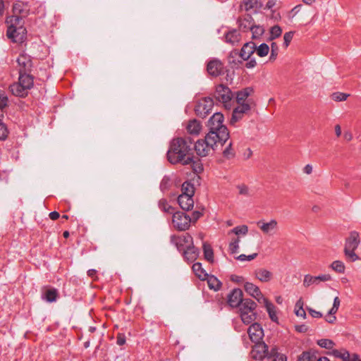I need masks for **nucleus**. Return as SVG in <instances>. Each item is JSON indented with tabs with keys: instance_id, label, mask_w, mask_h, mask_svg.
I'll use <instances>...</instances> for the list:
<instances>
[{
	"instance_id": "obj_1",
	"label": "nucleus",
	"mask_w": 361,
	"mask_h": 361,
	"mask_svg": "<svg viewBox=\"0 0 361 361\" xmlns=\"http://www.w3.org/2000/svg\"><path fill=\"white\" fill-rule=\"evenodd\" d=\"M192 141L190 137H176L173 139L167 151V159L172 164H191L192 161Z\"/></svg>"
},
{
	"instance_id": "obj_2",
	"label": "nucleus",
	"mask_w": 361,
	"mask_h": 361,
	"mask_svg": "<svg viewBox=\"0 0 361 361\" xmlns=\"http://www.w3.org/2000/svg\"><path fill=\"white\" fill-rule=\"evenodd\" d=\"M224 120L221 113L216 112L208 121L209 132H214L217 135L216 139L223 145L229 138V133L226 126L223 124Z\"/></svg>"
},
{
	"instance_id": "obj_3",
	"label": "nucleus",
	"mask_w": 361,
	"mask_h": 361,
	"mask_svg": "<svg viewBox=\"0 0 361 361\" xmlns=\"http://www.w3.org/2000/svg\"><path fill=\"white\" fill-rule=\"evenodd\" d=\"M217 135L214 132H209L204 139L198 140L195 144V150L198 156L204 157L212 154L217 144L219 143L216 139Z\"/></svg>"
},
{
	"instance_id": "obj_4",
	"label": "nucleus",
	"mask_w": 361,
	"mask_h": 361,
	"mask_svg": "<svg viewBox=\"0 0 361 361\" xmlns=\"http://www.w3.org/2000/svg\"><path fill=\"white\" fill-rule=\"evenodd\" d=\"M360 243V235L358 232L353 231L345 239L343 252L345 259L350 262H354L360 259L358 255L355 253Z\"/></svg>"
},
{
	"instance_id": "obj_5",
	"label": "nucleus",
	"mask_w": 361,
	"mask_h": 361,
	"mask_svg": "<svg viewBox=\"0 0 361 361\" xmlns=\"http://www.w3.org/2000/svg\"><path fill=\"white\" fill-rule=\"evenodd\" d=\"M235 94L226 85L220 84L216 86L213 97L216 101L221 103L227 109H231L234 100Z\"/></svg>"
},
{
	"instance_id": "obj_6",
	"label": "nucleus",
	"mask_w": 361,
	"mask_h": 361,
	"mask_svg": "<svg viewBox=\"0 0 361 361\" xmlns=\"http://www.w3.org/2000/svg\"><path fill=\"white\" fill-rule=\"evenodd\" d=\"M256 307L257 304L252 300L244 299V302L239 307V314L245 324H250L256 319Z\"/></svg>"
},
{
	"instance_id": "obj_7",
	"label": "nucleus",
	"mask_w": 361,
	"mask_h": 361,
	"mask_svg": "<svg viewBox=\"0 0 361 361\" xmlns=\"http://www.w3.org/2000/svg\"><path fill=\"white\" fill-rule=\"evenodd\" d=\"M191 218L182 212H176L173 214L172 224L173 227L180 231L188 230L190 226Z\"/></svg>"
},
{
	"instance_id": "obj_8",
	"label": "nucleus",
	"mask_w": 361,
	"mask_h": 361,
	"mask_svg": "<svg viewBox=\"0 0 361 361\" xmlns=\"http://www.w3.org/2000/svg\"><path fill=\"white\" fill-rule=\"evenodd\" d=\"M214 101L211 97H204L199 100L195 106V111L197 116L205 118L212 111Z\"/></svg>"
},
{
	"instance_id": "obj_9",
	"label": "nucleus",
	"mask_w": 361,
	"mask_h": 361,
	"mask_svg": "<svg viewBox=\"0 0 361 361\" xmlns=\"http://www.w3.org/2000/svg\"><path fill=\"white\" fill-rule=\"evenodd\" d=\"M171 243L173 244L177 249L181 252L183 250L189 247L193 244L192 236L186 233L180 235H172L171 237Z\"/></svg>"
},
{
	"instance_id": "obj_10",
	"label": "nucleus",
	"mask_w": 361,
	"mask_h": 361,
	"mask_svg": "<svg viewBox=\"0 0 361 361\" xmlns=\"http://www.w3.org/2000/svg\"><path fill=\"white\" fill-rule=\"evenodd\" d=\"M252 109L251 104H243L235 106L232 113L230 123L234 126L237 122L241 121Z\"/></svg>"
},
{
	"instance_id": "obj_11",
	"label": "nucleus",
	"mask_w": 361,
	"mask_h": 361,
	"mask_svg": "<svg viewBox=\"0 0 361 361\" xmlns=\"http://www.w3.org/2000/svg\"><path fill=\"white\" fill-rule=\"evenodd\" d=\"M208 73L213 77H218L224 73V63L217 59L210 60L207 65Z\"/></svg>"
},
{
	"instance_id": "obj_12",
	"label": "nucleus",
	"mask_w": 361,
	"mask_h": 361,
	"mask_svg": "<svg viewBox=\"0 0 361 361\" xmlns=\"http://www.w3.org/2000/svg\"><path fill=\"white\" fill-rule=\"evenodd\" d=\"M331 280L332 277L329 274H321L317 276H314L310 274H306L304 276L303 286L307 288L313 284L318 285L321 281L325 282Z\"/></svg>"
},
{
	"instance_id": "obj_13",
	"label": "nucleus",
	"mask_w": 361,
	"mask_h": 361,
	"mask_svg": "<svg viewBox=\"0 0 361 361\" xmlns=\"http://www.w3.org/2000/svg\"><path fill=\"white\" fill-rule=\"evenodd\" d=\"M252 357L255 360H261L264 357H269L268 352V346L264 343L259 341L258 343H255L252 351H251Z\"/></svg>"
},
{
	"instance_id": "obj_14",
	"label": "nucleus",
	"mask_w": 361,
	"mask_h": 361,
	"mask_svg": "<svg viewBox=\"0 0 361 361\" xmlns=\"http://www.w3.org/2000/svg\"><path fill=\"white\" fill-rule=\"evenodd\" d=\"M247 334L250 340L254 343L261 341L264 336V331L258 323L252 324L247 329Z\"/></svg>"
},
{
	"instance_id": "obj_15",
	"label": "nucleus",
	"mask_w": 361,
	"mask_h": 361,
	"mask_svg": "<svg viewBox=\"0 0 361 361\" xmlns=\"http://www.w3.org/2000/svg\"><path fill=\"white\" fill-rule=\"evenodd\" d=\"M243 293L240 288H234L228 295V303L231 307H239L244 302Z\"/></svg>"
},
{
	"instance_id": "obj_16",
	"label": "nucleus",
	"mask_w": 361,
	"mask_h": 361,
	"mask_svg": "<svg viewBox=\"0 0 361 361\" xmlns=\"http://www.w3.org/2000/svg\"><path fill=\"white\" fill-rule=\"evenodd\" d=\"M244 289L247 294H249L252 298H255L259 303H262L263 299L266 298L262 293L259 288L252 283H245Z\"/></svg>"
},
{
	"instance_id": "obj_17",
	"label": "nucleus",
	"mask_w": 361,
	"mask_h": 361,
	"mask_svg": "<svg viewBox=\"0 0 361 361\" xmlns=\"http://www.w3.org/2000/svg\"><path fill=\"white\" fill-rule=\"evenodd\" d=\"M253 92L252 87H246L235 93V102L238 105L243 104H251V106L254 104H251L250 100L247 99L249 96Z\"/></svg>"
},
{
	"instance_id": "obj_18",
	"label": "nucleus",
	"mask_w": 361,
	"mask_h": 361,
	"mask_svg": "<svg viewBox=\"0 0 361 361\" xmlns=\"http://www.w3.org/2000/svg\"><path fill=\"white\" fill-rule=\"evenodd\" d=\"M6 23L8 24L7 33L10 36H12L13 32H16L15 28L24 27L23 26V18L15 14L7 18Z\"/></svg>"
},
{
	"instance_id": "obj_19",
	"label": "nucleus",
	"mask_w": 361,
	"mask_h": 361,
	"mask_svg": "<svg viewBox=\"0 0 361 361\" xmlns=\"http://www.w3.org/2000/svg\"><path fill=\"white\" fill-rule=\"evenodd\" d=\"M257 225L264 234H269L277 229L278 222L275 219H271L269 222L259 221Z\"/></svg>"
},
{
	"instance_id": "obj_20",
	"label": "nucleus",
	"mask_w": 361,
	"mask_h": 361,
	"mask_svg": "<svg viewBox=\"0 0 361 361\" xmlns=\"http://www.w3.org/2000/svg\"><path fill=\"white\" fill-rule=\"evenodd\" d=\"M13 13L22 18L27 16L30 12V6L27 3L18 1L13 6Z\"/></svg>"
},
{
	"instance_id": "obj_21",
	"label": "nucleus",
	"mask_w": 361,
	"mask_h": 361,
	"mask_svg": "<svg viewBox=\"0 0 361 361\" xmlns=\"http://www.w3.org/2000/svg\"><path fill=\"white\" fill-rule=\"evenodd\" d=\"M255 51V44L254 42L245 43L240 49L239 55L243 61H247Z\"/></svg>"
},
{
	"instance_id": "obj_22",
	"label": "nucleus",
	"mask_w": 361,
	"mask_h": 361,
	"mask_svg": "<svg viewBox=\"0 0 361 361\" xmlns=\"http://www.w3.org/2000/svg\"><path fill=\"white\" fill-rule=\"evenodd\" d=\"M255 276L259 281L267 283L273 279V273L264 268H259L255 271Z\"/></svg>"
},
{
	"instance_id": "obj_23",
	"label": "nucleus",
	"mask_w": 361,
	"mask_h": 361,
	"mask_svg": "<svg viewBox=\"0 0 361 361\" xmlns=\"http://www.w3.org/2000/svg\"><path fill=\"white\" fill-rule=\"evenodd\" d=\"M178 202L183 210L188 211L192 209L194 200L192 196L188 195H180L178 197Z\"/></svg>"
},
{
	"instance_id": "obj_24",
	"label": "nucleus",
	"mask_w": 361,
	"mask_h": 361,
	"mask_svg": "<svg viewBox=\"0 0 361 361\" xmlns=\"http://www.w3.org/2000/svg\"><path fill=\"white\" fill-rule=\"evenodd\" d=\"M17 62L20 66L19 73L28 72L32 66V61L26 54H21L17 59Z\"/></svg>"
},
{
	"instance_id": "obj_25",
	"label": "nucleus",
	"mask_w": 361,
	"mask_h": 361,
	"mask_svg": "<svg viewBox=\"0 0 361 361\" xmlns=\"http://www.w3.org/2000/svg\"><path fill=\"white\" fill-rule=\"evenodd\" d=\"M181 252H183V255L185 260L189 262H194L199 256V250L193 245Z\"/></svg>"
},
{
	"instance_id": "obj_26",
	"label": "nucleus",
	"mask_w": 361,
	"mask_h": 361,
	"mask_svg": "<svg viewBox=\"0 0 361 361\" xmlns=\"http://www.w3.org/2000/svg\"><path fill=\"white\" fill-rule=\"evenodd\" d=\"M18 82L23 85L26 90H30L33 87L34 80L32 75L27 73V72L19 73Z\"/></svg>"
},
{
	"instance_id": "obj_27",
	"label": "nucleus",
	"mask_w": 361,
	"mask_h": 361,
	"mask_svg": "<svg viewBox=\"0 0 361 361\" xmlns=\"http://www.w3.org/2000/svg\"><path fill=\"white\" fill-rule=\"evenodd\" d=\"M9 90L16 97H24L27 94V90L24 88L23 85L18 82L11 85Z\"/></svg>"
},
{
	"instance_id": "obj_28",
	"label": "nucleus",
	"mask_w": 361,
	"mask_h": 361,
	"mask_svg": "<svg viewBox=\"0 0 361 361\" xmlns=\"http://www.w3.org/2000/svg\"><path fill=\"white\" fill-rule=\"evenodd\" d=\"M262 303L264 304L271 321L277 322L278 317L276 314V307L274 306V305L270 301H269L267 298L263 299Z\"/></svg>"
},
{
	"instance_id": "obj_29",
	"label": "nucleus",
	"mask_w": 361,
	"mask_h": 361,
	"mask_svg": "<svg viewBox=\"0 0 361 361\" xmlns=\"http://www.w3.org/2000/svg\"><path fill=\"white\" fill-rule=\"evenodd\" d=\"M238 23L240 30H241L243 32L250 30L254 23L252 18L249 16L243 18H240L238 20Z\"/></svg>"
},
{
	"instance_id": "obj_30",
	"label": "nucleus",
	"mask_w": 361,
	"mask_h": 361,
	"mask_svg": "<svg viewBox=\"0 0 361 361\" xmlns=\"http://www.w3.org/2000/svg\"><path fill=\"white\" fill-rule=\"evenodd\" d=\"M192 271L195 276L200 280L204 281L208 276V274L206 271L202 268V264L200 262L195 263L192 267Z\"/></svg>"
},
{
	"instance_id": "obj_31",
	"label": "nucleus",
	"mask_w": 361,
	"mask_h": 361,
	"mask_svg": "<svg viewBox=\"0 0 361 361\" xmlns=\"http://www.w3.org/2000/svg\"><path fill=\"white\" fill-rule=\"evenodd\" d=\"M201 128L200 122L196 119L190 121L187 125L188 132L192 135H198L200 133Z\"/></svg>"
},
{
	"instance_id": "obj_32",
	"label": "nucleus",
	"mask_w": 361,
	"mask_h": 361,
	"mask_svg": "<svg viewBox=\"0 0 361 361\" xmlns=\"http://www.w3.org/2000/svg\"><path fill=\"white\" fill-rule=\"evenodd\" d=\"M226 42L231 44H235L240 39V35L237 30H232L228 31L225 35Z\"/></svg>"
},
{
	"instance_id": "obj_33",
	"label": "nucleus",
	"mask_w": 361,
	"mask_h": 361,
	"mask_svg": "<svg viewBox=\"0 0 361 361\" xmlns=\"http://www.w3.org/2000/svg\"><path fill=\"white\" fill-rule=\"evenodd\" d=\"M15 30L16 32H13L12 36H10L9 34L6 32L7 37L14 42H22L26 32L25 28L18 27L15 28Z\"/></svg>"
},
{
	"instance_id": "obj_34",
	"label": "nucleus",
	"mask_w": 361,
	"mask_h": 361,
	"mask_svg": "<svg viewBox=\"0 0 361 361\" xmlns=\"http://www.w3.org/2000/svg\"><path fill=\"white\" fill-rule=\"evenodd\" d=\"M258 7V0H242L240 4V8L249 11Z\"/></svg>"
},
{
	"instance_id": "obj_35",
	"label": "nucleus",
	"mask_w": 361,
	"mask_h": 361,
	"mask_svg": "<svg viewBox=\"0 0 361 361\" xmlns=\"http://www.w3.org/2000/svg\"><path fill=\"white\" fill-rule=\"evenodd\" d=\"M206 280L207 281V284L210 289L219 290L221 288V282L216 276L208 275Z\"/></svg>"
},
{
	"instance_id": "obj_36",
	"label": "nucleus",
	"mask_w": 361,
	"mask_h": 361,
	"mask_svg": "<svg viewBox=\"0 0 361 361\" xmlns=\"http://www.w3.org/2000/svg\"><path fill=\"white\" fill-rule=\"evenodd\" d=\"M181 191L182 193L180 195H188L189 196L193 197L195 194L194 185L188 181H185L182 184Z\"/></svg>"
},
{
	"instance_id": "obj_37",
	"label": "nucleus",
	"mask_w": 361,
	"mask_h": 361,
	"mask_svg": "<svg viewBox=\"0 0 361 361\" xmlns=\"http://www.w3.org/2000/svg\"><path fill=\"white\" fill-rule=\"evenodd\" d=\"M203 248V252L204 258L210 262H212L214 261V252L210 245H209L207 243H204L202 245Z\"/></svg>"
},
{
	"instance_id": "obj_38",
	"label": "nucleus",
	"mask_w": 361,
	"mask_h": 361,
	"mask_svg": "<svg viewBox=\"0 0 361 361\" xmlns=\"http://www.w3.org/2000/svg\"><path fill=\"white\" fill-rule=\"evenodd\" d=\"M270 48L266 43H262L260 45L257 47L255 45V52L259 57H264L268 55Z\"/></svg>"
},
{
	"instance_id": "obj_39",
	"label": "nucleus",
	"mask_w": 361,
	"mask_h": 361,
	"mask_svg": "<svg viewBox=\"0 0 361 361\" xmlns=\"http://www.w3.org/2000/svg\"><path fill=\"white\" fill-rule=\"evenodd\" d=\"M281 34H282L281 27L278 25H274L269 30V40L272 41V40L279 37L281 35Z\"/></svg>"
},
{
	"instance_id": "obj_40",
	"label": "nucleus",
	"mask_w": 361,
	"mask_h": 361,
	"mask_svg": "<svg viewBox=\"0 0 361 361\" xmlns=\"http://www.w3.org/2000/svg\"><path fill=\"white\" fill-rule=\"evenodd\" d=\"M330 267L337 273L343 274L345 270V264L341 260H335L334 261Z\"/></svg>"
},
{
	"instance_id": "obj_41",
	"label": "nucleus",
	"mask_w": 361,
	"mask_h": 361,
	"mask_svg": "<svg viewBox=\"0 0 361 361\" xmlns=\"http://www.w3.org/2000/svg\"><path fill=\"white\" fill-rule=\"evenodd\" d=\"M4 116L3 114H0V118ZM9 131L6 125L3 123L1 118H0V140L4 141L7 139Z\"/></svg>"
},
{
	"instance_id": "obj_42",
	"label": "nucleus",
	"mask_w": 361,
	"mask_h": 361,
	"mask_svg": "<svg viewBox=\"0 0 361 361\" xmlns=\"http://www.w3.org/2000/svg\"><path fill=\"white\" fill-rule=\"evenodd\" d=\"M250 31L252 32V37L253 39H258L264 34V29L261 25H255L253 24Z\"/></svg>"
},
{
	"instance_id": "obj_43",
	"label": "nucleus",
	"mask_w": 361,
	"mask_h": 361,
	"mask_svg": "<svg viewBox=\"0 0 361 361\" xmlns=\"http://www.w3.org/2000/svg\"><path fill=\"white\" fill-rule=\"evenodd\" d=\"M159 207L161 210L166 213L173 214V208L169 204L165 199H161L159 201Z\"/></svg>"
},
{
	"instance_id": "obj_44",
	"label": "nucleus",
	"mask_w": 361,
	"mask_h": 361,
	"mask_svg": "<svg viewBox=\"0 0 361 361\" xmlns=\"http://www.w3.org/2000/svg\"><path fill=\"white\" fill-rule=\"evenodd\" d=\"M269 48L271 49V54H270L269 60L271 62H274V61H276V59L278 56L279 48L276 42H271V47H269Z\"/></svg>"
},
{
	"instance_id": "obj_45",
	"label": "nucleus",
	"mask_w": 361,
	"mask_h": 361,
	"mask_svg": "<svg viewBox=\"0 0 361 361\" xmlns=\"http://www.w3.org/2000/svg\"><path fill=\"white\" fill-rule=\"evenodd\" d=\"M58 293L57 290L54 288L49 289L45 292L44 299L49 302L56 301Z\"/></svg>"
},
{
	"instance_id": "obj_46",
	"label": "nucleus",
	"mask_w": 361,
	"mask_h": 361,
	"mask_svg": "<svg viewBox=\"0 0 361 361\" xmlns=\"http://www.w3.org/2000/svg\"><path fill=\"white\" fill-rule=\"evenodd\" d=\"M332 354L336 357H339L343 360V361H350V355L348 351L343 350L340 351L338 350H334L332 351Z\"/></svg>"
},
{
	"instance_id": "obj_47",
	"label": "nucleus",
	"mask_w": 361,
	"mask_h": 361,
	"mask_svg": "<svg viewBox=\"0 0 361 361\" xmlns=\"http://www.w3.org/2000/svg\"><path fill=\"white\" fill-rule=\"evenodd\" d=\"M235 151L232 147V143L230 142L226 148L223 150V155L225 158L230 159L235 157Z\"/></svg>"
},
{
	"instance_id": "obj_48",
	"label": "nucleus",
	"mask_w": 361,
	"mask_h": 361,
	"mask_svg": "<svg viewBox=\"0 0 361 361\" xmlns=\"http://www.w3.org/2000/svg\"><path fill=\"white\" fill-rule=\"evenodd\" d=\"M248 232V227L246 225H242L233 228L229 231L230 233H234L235 235L243 234L246 235Z\"/></svg>"
},
{
	"instance_id": "obj_49",
	"label": "nucleus",
	"mask_w": 361,
	"mask_h": 361,
	"mask_svg": "<svg viewBox=\"0 0 361 361\" xmlns=\"http://www.w3.org/2000/svg\"><path fill=\"white\" fill-rule=\"evenodd\" d=\"M317 357L310 352H303L298 359V361H316Z\"/></svg>"
},
{
	"instance_id": "obj_50",
	"label": "nucleus",
	"mask_w": 361,
	"mask_h": 361,
	"mask_svg": "<svg viewBox=\"0 0 361 361\" xmlns=\"http://www.w3.org/2000/svg\"><path fill=\"white\" fill-rule=\"evenodd\" d=\"M317 344L322 347L326 349H332L334 346V343L332 340L327 338H322L317 341Z\"/></svg>"
},
{
	"instance_id": "obj_51",
	"label": "nucleus",
	"mask_w": 361,
	"mask_h": 361,
	"mask_svg": "<svg viewBox=\"0 0 361 361\" xmlns=\"http://www.w3.org/2000/svg\"><path fill=\"white\" fill-rule=\"evenodd\" d=\"M8 105V98L4 91L0 90V110L2 111Z\"/></svg>"
},
{
	"instance_id": "obj_52",
	"label": "nucleus",
	"mask_w": 361,
	"mask_h": 361,
	"mask_svg": "<svg viewBox=\"0 0 361 361\" xmlns=\"http://www.w3.org/2000/svg\"><path fill=\"white\" fill-rule=\"evenodd\" d=\"M302 7V4L296 5L290 11L288 12L286 16L290 21H292L296 15L301 11Z\"/></svg>"
},
{
	"instance_id": "obj_53",
	"label": "nucleus",
	"mask_w": 361,
	"mask_h": 361,
	"mask_svg": "<svg viewBox=\"0 0 361 361\" xmlns=\"http://www.w3.org/2000/svg\"><path fill=\"white\" fill-rule=\"evenodd\" d=\"M239 238H236L229 243L228 249L231 254L238 253L239 249Z\"/></svg>"
},
{
	"instance_id": "obj_54",
	"label": "nucleus",
	"mask_w": 361,
	"mask_h": 361,
	"mask_svg": "<svg viewBox=\"0 0 361 361\" xmlns=\"http://www.w3.org/2000/svg\"><path fill=\"white\" fill-rule=\"evenodd\" d=\"M341 305V300L338 297H336L334 299V303L332 307L329 311V314H336L338 310Z\"/></svg>"
},
{
	"instance_id": "obj_55",
	"label": "nucleus",
	"mask_w": 361,
	"mask_h": 361,
	"mask_svg": "<svg viewBox=\"0 0 361 361\" xmlns=\"http://www.w3.org/2000/svg\"><path fill=\"white\" fill-rule=\"evenodd\" d=\"M293 35H294V32H293V31L287 32L284 34L283 45L286 48H287L289 46L291 40L293 39Z\"/></svg>"
},
{
	"instance_id": "obj_56",
	"label": "nucleus",
	"mask_w": 361,
	"mask_h": 361,
	"mask_svg": "<svg viewBox=\"0 0 361 361\" xmlns=\"http://www.w3.org/2000/svg\"><path fill=\"white\" fill-rule=\"evenodd\" d=\"M349 94L343 92H335L332 94V99L336 102H342L347 99Z\"/></svg>"
},
{
	"instance_id": "obj_57",
	"label": "nucleus",
	"mask_w": 361,
	"mask_h": 361,
	"mask_svg": "<svg viewBox=\"0 0 361 361\" xmlns=\"http://www.w3.org/2000/svg\"><path fill=\"white\" fill-rule=\"evenodd\" d=\"M271 355L274 357L272 361H287V357L285 355L278 353L275 350H272Z\"/></svg>"
},
{
	"instance_id": "obj_58",
	"label": "nucleus",
	"mask_w": 361,
	"mask_h": 361,
	"mask_svg": "<svg viewBox=\"0 0 361 361\" xmlns=\"http://www.w3.org/2000/svg\"><path fill=\"white\" fill-rule=\"evenodd\" d=\"M257 256V253H253V254L249 255L242 254V255H240L239 256H238L236 257V259L241 262H243L245 260L251 261V260L255 259Z\"/></svg>"
},
{
	"instance_id": "obj_59",
	"label": "nucleus",
	"mask_w": 361,
	"mask_h": 361,
	"mask_svg": "<svg viewBox=\"0 0 361 361\" xmlns=\"http://www.w3.org/2000/svg\"><path fill=\"white\" fill-rule=\"evenodd\" d=\"M237 188L238 190V192L241 195L244 196H249V188L247 185L242 184L237 186Z\"/></svg>"
},
{
	"instance_id": "obj_60",
	"label": "nucleus",
	"mask_w": 361,
	"mask_h": 361,
	"mask_svg": "<svg viewBox=\"0 0 361 361\" xmlns=\"http://www.w3.org/2000/svg\"><path fill=\"white\" fill-rule=\"evenodd\" d=\"M193 159L194 157H192V161L191 164H192L194 171L197 173L202 172L204 169L202 164L199 162L194 161Z\"/></svg>"
},
{
	"instance_id": "obj_61",
	"label": "nucleus",
	"mask_w": 361,
	"mask_h": 361,
	"mask_svg": "<svg viewBox=\"0 0 361 361\" xmlns=\"http://www.w3.org/2000/svg\"><path fill=\"white\" fill-rule=\"evenodd\" d=\"M307 310L310 313V314L314 317V318H321L322 317V312H319V311H317V310H314L312 308H307Z\"/></svg>"
},
{
	"instance_id": "obj_62",
	"label": "nucleus",
	"mask_w": 361,
	"mask_h": 361,
	"mask_svg": "<svg viewBox=\"0 0 361 361\" xmlns=\"http://www.w3.org/2000/svg\"><path fill=\"white\" fill-rule=\"evenodd\" d=\"M295 330L300 333H305L308 331V327L305 324L297 325Z\"/></svg>"
},
{
	"instance_id": "obj_63",
	"label": "nucleus",
	"mask_w": 361,
	"mask_h": 361,
	"mask_svg": "<svg viewBox=\"0 0 361 361\" xmlns=\"http://www.w3.org/2000/svg\"><path fill=\"white\" fill-rule=\"evenodd\" d=\"M325 320L326 322L329 323V324H333L336 322V317L335 316V314H327L326 317H325Z\"/></svg>"
},
{
	"instance_id": "obj_64",
	"label": "nucleus",
	"mask_w": 361,
	"mask_h": 361,
	"mask_svg": "<svg viewBox=\"0 0 361 361\" xmlns=\"http://www.w3.org/2000/svg\"><path fill=\"white\" fill-rule=\"evenodd\" d=\"M248 61L245 63V67L247 68H252L256 66L257 62L255 59H250L247 60Z\"/></svg>"
}]
</instances>
